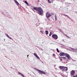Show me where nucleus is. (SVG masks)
Returning a JSON list of instances; mask_svg holds the SVG:
<instances>
[{
  "mask_svg": "<svg viewBox=\"0 0 77 77\" xmlns=\"http://www.w3.org/2000/svg\"><path fill=\"white\" fill-rule=\"evenodd\" d=\"M11 68H12V67H11Z\"/></svg>",
  "mask_w": 77,
  "mask_h": 77,
  "instance_id": "79ce46f5",
  "label": "nucleus"
},
{
  "mask_svg": "<svg viewBox=\"0 0 77 77\" xmlns=\"http://www.w3.org/2000/svg\"><path fill=\"white\" fill-rule=\"evenodd\" d=\"M57 52H58V53H59V52H60V51H59V50H58V48H57Z\"/></svg>",
  "mask_w": 77,
  "mask_h": 77,
  "instance_id": "2eb2a0df",
  "label": "nucleus"
},
{
  "mask_svg": "<svg viewBox=\"0 0 77 77\" xmlns=\"http://www.w3.org/2000/svg\"><path fill=\"white\" fill-rule=\"evenodd\" d=\"M34 69L35 70H36V71H38V70L37 69H37L35 68H34Z\"/></svg>",
  "mask_w": 77,
  "mask_h": 77,
  "instance_id": "aec40b11",
  "label": "nucleus"
},
{
  "mask_svg": "<svg viewBox=\"0 0 77 77\" xmlns=\"http://www.w3.org/2000/svg\"><path fill=\"white\" fill-rule=\"evenodd\" d=\"M4 41H5V39H4Z\"/></svg>",
  "mask_w": 77,
  "mask_h": 77,
  "instance_id": "37998d69",
  "label": "nucleus"
},
{
  "mask_svg": "<svg viewBox=\"0 0 77 77\" xmlns=\"http://www.w3.org/2000/svg\"><path fill=\"white\" fill-rule=\"evenodd\" d=\"M33 54L34 55V56H35V57L37 56V54L35 53Z\"/></svg>",
  "mask_w": 77,
  "mask_h": 77,
  "instance_id": "dca6fc26",
  "label": "nucleus"
},
{
  "mask_svg": "<svg viewBox=\"0 0 77 77\" xmlns=\"http://www.w3.org/2000/svg\"><path fill=\"white\" fill-rule=\"evenodd\" d=\"M62 59H66V58L65 57H62Z\"/></svg>",
  "mask_w": 77,
  "mask_h": 77,
  "instance_id": "f3484780",
  "label": "nucleus"
},
{
  "mask_svg": "<svg viewBox=\"0 0 77 77\" xmlns=\"http://www.w3.org/2000/svg\"><path fill=\"white\" fill-rule=\"evenodd\" d=\"M40 32L41 33H42V34H43V33H44V32L42 31H40Z\"/></svg>",
  "mask_w": 77,
  "mask_h": 77,
  "instance_id": "5701e85b",
  "label": "nucleus"
},
{
  "mask_svg": "<svg viewBox=\"0 0 77 77\" xmlns=\"http://www.w3.org/2000/svg\"><path fill=\"white\" fill-rule=\"evenodd\" d=\"M2 14H3V13Z\"/></svg>",
  "mask_w": 77,
  "mask_h": 77,
  "instance_id": "49530a36",
  "label": "nucleus"
},
{
  "mask_svg": "<svg viewBox=\"0 0 77 77\" xmlns=\"http://www.w3.org/2000/svg\"><path fill=\"white\" fill-rule=\"evenodd\" d=\"M70 51H72V50H70Z\"/></svg>",
  "mask_w": 77,
  "mask_h": 77,
  "instance_id": "c03bdc74",
  "label": "nucleus"
},
{
  "mask_svg": "<svg viewBox=\"0 0 77 77\" xmlns=\"http://www.w3.org/2000/svg\"><path fill=\"white\" fill-rule=\"evenodd\" d=\"M39 23H38V24H36V26H39Z\"/></svg>",
  "mask_w": 77,
  "mask_h": 77,
  "instance_id": "7c9ffc66",
  "label": "nucleus"
},
{
  "mask_svg": "<svg viewBox=\"0 0 77 77\" xmlns=\"http://www.w3.org/2000/svg\"><path fill=\"white\" fill-rule=\"evenodd\" d=\"M57 18H55V20L57 21Z\"/></svg>",
  "mask_w": 77,
  "mask_h": 77,
  "instance_id": "2f4dec72",
  "label": "nucleus"
},
{
  "mask_svg": "<svg viewBox=\"0 0 77 77\" xmlns=\"http://www.w3.org/2000/svg\"><path fill=\"white\" fill-rule=\"evenodd\" d=\"M71 50H74V48H71Z\"/></svg>",
  "mask_w": 77,
  "mask_h": 77,
  "instance_id": "473e14b6",
  "label": "nucleus"
},
{
  "mask_svg": "<svg viewBox=\"0 0 77 77\" xmlns=\"http://www.w3.org/2000/svg\"><path fill=\"white\" fill-rule=\"evenodd\" d=\"M59 57L60 58V60L61 61H62V57Z\"/></svg>",
  "mask_w": 77,
  "mask_h": 77,
  "instance_id": "4468645a",
  "label": "nucleus"
},
{
  "mask_svg": "<svg viewBox=\"0 0 77 77\" xmlns=\"http://www.w3.org/2000/svg\"><path fill=\"white\" fill-rule=\"evenodd\" d=\"M29 57V55H27V57Z\"/></svg>",
  "mask_w": 77,
  "mask_h": 77,
  "instance_id": "ea45409f",
  "label": "nucleus"
},
{
  "mask_svg": "<svg viewBox=\"0 0 77 77\" xmlns=\"http://www.w3.org/2000/svg\"><path fill=\"white\" fill-rule=\"evenodd\" d=\"M66 57H67L68 58V59L69 60L70 59H71V57L70 56H69V55L68 54L66 53Z\"/></svg>",
  "mask_w": 77,
  "mask_h": 77,
  "instance_id": "39448f33",
  "label": "nucleus"
},
{
  "mask_svg": "<svg viewBox=\"0 0 77 77\" xmlns=\"http://www.w3.org/2000/svg\"><path fill=\"white\" fill-rule=\"evenodd\" d=\"M5 57H7V58H8V57H6V56H5Z\"/></svg>",
  "mask_w": 77,
  "mask_h": 77,
  "instance_id": "a19ab883",
  "label": "nucleus"
},
{
  "mask_svg": "<svg viewBox=\"0 0 77 77\" xmlns=\"http://www.w3.org/2000/svg\"><path fill=\"white\" fill-rule=\"evenodd\" d=\"M67 38H69V37L68 36H67Z\"/></svg>",
  "mask_w": 77,
  "mask_h": 77,
  "instance_id": "e433bc0d",
  "label": "nucleus"
},
{
  "mask_svg": "<svg viewBox=\"0 0 77 77\" xmlns=\"http://www.w3.org/2000/svg\"><path fill=\"white\" fill-rule=\"evenodd\" d=\"M55 55H54V54H53V56H54Z\"/></svg>",
  "mask_w": 77,
  "mask_h": 77,
  "instance_id": "4c0bfd02",
  "label": "nucleus"
},
{
  "mask_svg": "<svg viewBox=\"0 0 77 77\" xmlns=\"http://www.w3.org/2000/svg\"><path fill=\"white\" fill-rule=\"evenodd\" d=\"M48 13H49L48 11V12H47V13H46V15H48Z\"/></svg>",
  "mask_w": 77,
  "mask_h": 77,
  "instance_id": "412c9836",
  "label": "nucleus"
},
{
  "mask_svg": "<svg viewBox=\"0 0 77 77\" xmlns=\"http://www.w3.org/2000/svg\"><path fill=\"white\" fill-rule=\"evenodd\" d=\"M38 2H39V0H38Z\"/></svg>",
  "mask_w": 77,
  "mask_h": 77,
  "instance_id": "58836bf2",
  "label": "nucleus"
},
{
  "mask_svg": "<svg viewBox=\"0 0 77 77\" xmlns=\"http://www.w3.org/2000/svg\"><path fill=\"white\" fill-rule=\"evenodd\" d=\"M50 34L51 35H52V32H50Z\"/></svg>",
  "mask_w": 77,
  "mask_h": 77,
  "instance_id": "f704fd0d",
  "label": "nucleus"
},
{
  "mask_svg": "<svg viewBox=\"0 0 77 77\" xmlns=\"http://www.w3.org/2000/svg\"><path fill=\"white\" fill-rule=\"evenodd\" d=\"M5 35H6V36H7L8 38H9L10 37L9 36V35H8L7 34H5Z\"/></svg>",
  "mask_w": 77,
  "mask_h": 77,
  "instance_id": "a211bd4d",
  "label": "nucleus"
},
{
  "mask_svg": "<svg viewBox=\"0 0 77 77\" xmlns=\"http://www.w3.org/2000/svg\"><path fill=\"white\" fill-rule=\"evenodd\" d=\"M52 37L54 39H57V38H58V37L57 36V35H56L55 34H53L52 35Z\"/></svg>",
  "mask_w": 77,
  "mask_h": 77,
  "instance_id": "7ed1b4c3",
  "label": "nucleus"
},
{
  "mask_svg": "<svg viewBox=\"0 0 77 77\" xmlns=\"http://www.w3.org/2000/svg\"><path fill=\"white\" fill-rule=\"evenodd\" d=\"M37 71H38L39 74H46L45 72L42 71H41V70L37 69Z\"/></svg>",
  "mask_w": 77,
  "mask_h": 77,
  "instance_id": "f03ea898",
  "label": "nucleus"
},
{
  "mask_svg": "<svg viewBox=\"0 0 77 77\" xmlns=\"http://www.w3.org/2000/svg\"><path fill=\"white\" fill-rule=\"evenodd\" d=\"M48 2H49V3H51V2L50 1V0H48Z\"/></svg>",
  "mask_w": 77,
  "mask_h": 77,
  "instance_id": "a878e982",
  "label": "nucleus"
},
{
  "mask_svg": "<svg viewBox=\"0 0 77 77\" xmlns=\"http://www.w3.org/2000/svg\"><path fill=\"white\" fill-rule=\"evenodd\" d=\"M64 35H65V36H66L67 37V35H66V34H64Z\"/></svg>",
  "mask_w": 77,
  "mask_h": 77,
  "instance_id": "cd10ccee",
  "label": "nucleus"
},
{
  "mask_svg": "<svg viewBox=\"0 0 77 77\" xmlns=\"http://www.w3.org/2000/svg\"><path fill=\"white\" fill-rule=\"evenodd\" d=\"M75 72L74 70H72L71 71L70 75L71 77H73V75H74V74H75Z\"/></svg>",
  "mask_w": 77,
  "mask_h": 77,
  "instance_id": "20e7f679",
  "label": "nucleus"
},
{
  "mask_svg": "<svg viewBox=\"0 0 77 77\" xmlns=\"http://www.w3.org/2000/svg\"><path fill=\"white\" fill-rule=\"evenodd\" d=\"M55 18H57V16H56V14H55Z\"/></svg>",
  "mask_w": 77,
  "mask_h": 77,
  "instance_id": "393cba45",
  "label": "nucleus"
},
{
  "mask_svg": "<svg viewBox=\"0 0 77 77\" xmlns=\"http://www.w3.org/2000/svg\"><path fill=\"white\" fill-rule=\"evenodd\" d=\"M25 3H26L28 6H29V4H28V3L27 2V1H25Z\"/></svg>",
  "mask_w": 77,
  "mask_h": 77,
  "instance_id": "ddd939ff",
  "label": "nucleus"
},
{
  "mask_svg": "<svg viewBox=\"0 0 77 77\" xmlns=\"http://www.w3.org/2000/svg\"><path fill=\"white\" fill-rule=\"evenodd\" d=\"M60 31L61 32V33H63V32L62 31H61V30H60Z\"/></svg>",
  "mask_w": 77,
  "mask_h": 77,
  "instance_id": "72a5a7b5",
  "label": "nucleus"
},
{
  "mask_svg": "<svg viewBox=\"0 0 77 77\" xmlns=\"http://www.w3.org/2000/svg\"><path fill=\"white\" fill-rule=\"evenodd\" d=\"M15 3H16L17 5H19V3H18V2H17V0L15 1Z\"/></svg>",
  "mask_w": 77,
  "mask_h": 77,
  "instance_id": "9d476101",
  "label": "nucleus"
},
{
  "mask_svg": "<svg viewBox=\"0 0 77 77\" xmlns=\"http://www.w3.org/2000/svg\"><path fill=\"white\" fill-rule=\"evenodd\" d=\"M51 36V34H49V36Z\"/></svg>",
  "mask_w": 77,
  "mask_h": 77,
  "instance_id": "c9c22d12",
  "label": "nucleus"
},
{
  "mask_svg": "<svg viewBox=\"0 0 77 77\" xmlns=\"http://www.w3.org/2000/svg\"><path fill=\"white\" fill-rule=\"evenodd\" d=\"M9 39H11V40H12V38L10 36L8 38Z\"/></svg>",
  "mask_w": 77,
  "mask_h": 77,
  "instance_id": "4be33fe9",
  "label": "nucleus"
},
{
  "mask_svg": "<svg viewBox=\"0 0 77 77\" xmlns=\"http://www.w3.org/2000/svg\"><path fill=\"white\" fill-rule=\"evenodd\" d=\"M59 55L60 56H65V55H66V54L64 52H60V54H59Z\"/></svg>",
  "mask_w": 77,
  "mask_h": 77,
  "instance_id": "423d86ee",
  "label": "nucleus"
},
{
  "mask_svg": "<svg viewBox=\"0 0 77 77\" xmlns=\"http://www.w3.org/2000/svg\"><path fill=\"white\" fill-rule=\"evenodd\" d=\"M35 57H37V59H39V57H38V55H37Z\"/></svg>",
  "mask_w": 77,
  "mask_h": 77,
  "instance_id": "6ab92c4d",
  "label": "nucleus"
},
{
  "mask_svg": "<svg viewBox=\"0 0 77 77\" xmlns=\"http://www.w3.org/2000/svg\"><path fill=\"white\" fill-rule=\"evenodd\" d=\"M67 61H68V60H67Z\"/></svg>",
  "mask_w": 77,
  "mask_h": 77,
  "instance_id": "a18cd8bd",
  "label": "nucleus"
},
{
  "mask_svg": "<svg viewBox=\"0 0 77 77\" xmlns=\"http://www.w3.org/2000/svg\"><path fill=\"white\" fill-rule=\"evenodd\" d=\"M63 15H64V16H65V17H66V16H67V17H68V15H65V14H63Z\"/></svg>",
  "mask_w": 77,
  "mask_h": 77,
  "instance_id": "bb28decb",
  "label": "nucleus"
},
{
  "mask_svg": "<svg viewBox=\"0 0 77 77\" xmlns=\"http://www.w3.org/2000/svg\"><path fill=\"white\" fill-rule=\"evenodd\" d=\"M68 70V67H64L63 68V71H67Z\"/></svg>",
  "mask_w": 77,
  "mask_h": 77,
  "instance_id": "0eeeda50",
  "label": "nucleus"
},
{
  "mask_svg": "<svg viewBox=\"0 0 77 77\" xmlns=\"http://www.w3.org/2000/svg\"><path fill=\"white\" fill-rule=\"evenodd\" d=\"M51 16V14H48V15H46L47 18H49Z\"/></svg>",
  "mask_w": 77,
  "mask_h": 77,
  "instance_id": "6e6552de",
  "label": "nucleus"
},
{
  "mask_svg": "<svg viewBox=\"0 0 77 77\" xmlns=\"http://www.w3.org/2000/svg\"><path fill=\"white\" fill-rule=\"evenodd\" d=\"M64 67V66H60L59 67V68L60 69H63V68Z\"/></svg>",
  "mask_w": 77,
  "mask_h": 77,
  "instance_id": "f8f14e48",
  "label": "nucleus"
},
{
  "mask_svg": "<svg viewBox=\"0 0 77 77\" xmlns=\"http://www.w3.org/2000/svg\"><path fill=\"white\" fill-rule=\"evenodd\" d=\"M18 73H19V75H21L22 77H24V75H23V74L21 73V72H18Z\"/></svg>",
  "mask_w": 77,
  "mask_h": 77,
  "instance_id": "1a4fd4ad",
  "label": "nucleus"
},
{
  "mask_svg": "<svg viewBox=\"0 0 77 77\" xmlns=\"http://www.w3.org/2000/svg\"><path fill=\"white\" fill-rule=\"evenodd\" d=\"M51 14H52V15H54V13H51Z\"/></svg>",
  "mask_w": 77,
  "mask_h": 77,
  "instance_id": "b1692460",
  "label": "nucleus"
},
{
  "mask_svg": "<svg viewBox=\"0 0 77 77\" xmlns=\"http://www.w3.org/2000/svg\"><path fill=\"white\" fill-rule=\"evenodd\" d=\"M45 32L46 35H48V31H45Z\"/></svg>",
  "mask_w": 77,
  "mask_h": 77,
  "instance_id": "9b49d317",
  "label": "nucleus"
},
{
  "mask_svg": "<svg viewBox=\"0 0 77 77\" xmlns=\"http://www.w3.org/2000/svg\"><path fill=\"white\" fill-rule=\"evenodd\" d=\"M73 77H77V74L75 76H73Z\"/></svg>",
  "mask_w": 77,
  "mask_h": 77,
  "instance_id": "c85d7f7f",
  "label": "nucleus"
},
{
  "mask_svg": "<svg viewBox=\"0 0 77 77\" xmlns=\"http://www.w3.org/2000/svg\"><path fill=\"white\" fill-rule=\"evenodd\" d=\"M33 9L35 10V11H38V14L40 15L43 14V10L41 8H38L36 7H34L33 8Z\"/></svg>",
  "mask_w": 77,
  "mask_h": 77,
  "instance_id": "f257e3e1",
  "label": "nucleus"
},
{
  "mask_svg": "<svg viewBox=\"0 0 77 77\" xmlns=\"http://www.w3.org/2000/svg\"><path fill=\"white\" fill-rule=\"evenodd\" d=\"M67 17H68V18H70V19H71V20H72V19H71V18H70V17H69V16H67Z\"/></svg>",
  "mask_w": 77,
  "mask_h": 77,
  "instance_id": "c756f323",
  "label": "nucleus"
}]
</instances>
